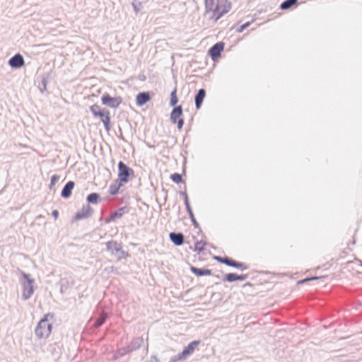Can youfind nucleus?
<instances>
[{
    "label": "nucleus",
    "mask_w": 362,
    "mask_h": 362,
    "mask_svg": "<svg viewBox=\"0 0 362 362\" xmlns=\"http://www.w3.org/2000/svg\"><path fill=\"white\" fill-rule=\"evenodd\" d=\"M144 343L142 337L134 338L132 341L127 345L129 347L131 352L139 349Z\"/></svg>",
    "instance_id": "a211bd4d"
},
{
    "label": "nucleus",
    "mask_w": 362,
    "mask_h": 362,
    "mask_svg": "<svg viewBox=\"0 0 362 362\" xmlns=\"http://www.w3.org/2000/svg\"><path fill=\"white\" fill-rule=\"evenodd\" d=\"M118 167V177L117 180L124 185L128 183L134 177V172L133 169L129 167L123 161H119L117 165Z\"/></svg>",
    "instance_id": "f03ea898"
},
{
    "label": "nucleus",
    "mask_w": 362,
    "mask_h": 362,
    "mask_svg": "<svg viewBox=\"0 0 362 362\" xmlns=\"http://www.w3.org/2000/svg\"><path fill=\"white\" fill-rule=\"evenodd\" d=\"M169 238L176 246H180L185 243V235L182 233L171 232Z\"/></svg>",
    "instance_id": "f8f14e48"
},
{
    "label": "nucleus",
    "mask_w": 362,
    "mask_h": 362,
    "mask_svg": "<svg viewBox=\"0 0 362 362\" xmlns=\"http://www.w3.org/2000/svg\"><path fill=\"white\" fill-rule=\"evenodd\" d=\"M90 110L95 117H96L98 113L103 111V110L100 109V107L97 104L91 105L90 107Z\"/></svg>",
    "instance_id": "c756f323"
},
{
    "label": "nucleus",
    "mask_w": 362,
    "mask_h": 362,
    "mask_svg": "<svg viewBox=\"0 0 362 362\" xmlns=\"http://www.w3.org/2000/svg\"><path fill=\"white\" fill-rule=\"evenodd\" d=\"M119 132L121 134V135L122 134V129L120 127H119Z\"/></svg>",
    "instance_id": "3c124183"
},
{
    "label": "nucleus",
    "mask_w": 362,
    "mask_h": 362,
    "mask_svg": "<svg viewBox=\"0 0 362 362\" xmlns=\"http://www.w3.org/2000/svg\"><path fill=\"white\" fill-rule=\"evenodd\" d=\"M73 281H69L66 279H62L60 281V292L62 294L67 293L68 291L73 286Z\"/></svg>",
    "instance_id": "aec40b11"
},
{
    "label": "nucleus",
    "mask_w": 362,
    "mask_h": 362,
    "mask_svg": "<svg viewBox=\"0 0 362 362\" xmlns=\"http://www.w3.org/2000/svg\"><path fill=\"white\" fill-rule=\"evenodd\" d=\"M128 212L129 209L127 206L120 207L117 210L111 213L110 215L105 219V223H109L111 221H115L116 218H120L124 214H127Z\"/></svg>",
    "instance_id": "6e6552de"
},
{
    "label": "nucleus",
    "mask_w": 362,
    "mask_h": 362,
    "mask_svg": "<svg viewBox=\"0 0 362 362\" xmlns=\"http://www.w3.org/2000/svg\"><path fill=\"white\" fill-rule=\"evenodd\" d=\"M52 327V326L51 324H47V331H48L49 333L51 332Z\"/></svg>",
    "instance_id": "49530a36"
},
{
    "label": "nucleus",
    "mask_w": 362,
    "mask_h": 362,
    "mask_svg": "<svg viewBox=\"0 0 362 362\" xmlns=\"http://www.w3.org/2000/svg\"><path fill=\"white\" fill-rule=\"evenodd\" d=\"M298 0H285L279 6L281 10L285 11L297 5Z\"/></svg>",
    "instance_id": "5701e85b"
},
{
    "label": "nucleus",
    "mask_w": 362,
    "mask_h": 362,
    "mask_svg": "<svg viewBox=\"0 0 362 362\" xmlns=\"http://www.w3.org/2000/svg\"><path fill=\"white\" fill-rule=\"evenodd\" d=\"M176 123L177 124V129H181L184 125V119L182 118H180L177 119Z\"/></svg>",
    "instance_id": "79ce46f5"
},
{
    "label": "nucleus",
    "mask_w": 362,
    "mask_h": 362,
    "mask_svg": "<svg viewBox=\"0 0 362 362\" xmlns=\"http://www.w3.org/2000/svg\"><path fill=\"white\" fill-rule=\"evenodd\" d=\"M8 64L12 69H19L25 65V60L21 54H16L8 60Z\"/></svg>",
    "instance_id": "1a4fd4ad"
},
{
    "label": "nucleus",
    "mask_w": 362,
    "mask_h": 362,
    "mask_svg": "<svg viewBox=\"0 0 362 362\" xmlns=\"http://www.w3.org/2000/svg\"><path fill=\"white\" fill-rule=\"evenodd\" d=\"M208 245V243L203 240H201L199 241H197L195 243V246H194V251L197 252L198 253H200L201 252L204 251V246Z\"/></svg>",
    "instance_id": "a878e982"
},
{
    "label": "nucleus",
    "mask_w": 362,
    "mask_h": 362,
    "mask_svg": "<svg viewBox=\"0 0 362 362\" xmlns=\"http://www.w3.org/2000/svg\"><path fill=\"white\" fill-rule=\"evenodd\" d=\"M177 103L178 98L177 97V90L176 88H175L170 93V105L175 107Z\"/></svg>",
    "instance_id": "bb28decb"
},
{
    "label": "nucleus",
    "mask_w": 362,
    "mask_h": 362,
    "mask_svg": "<svg viewBox=\"0 0 362 362\" xmlns=\"http://www.w3.org/2000/svg\"><path fill=\"white\" fill-rule=\"evenodd\" d=\"M206 97V90L204 88L198 90L197 93L194 96V103L197 110L200 109Z\"/></svg>",
    "instance_id": "2eb2a0df"
},
{
    "label": "nucleus",
    "mask_w": 362,
    "mask_h": 362,
    "mask_svg": "<svg viewBox=\"0 0 362 362\" xmlns=\"http://www.w3.org/2000/svg\"><path fill=\"white\" fill-rule=\"evenodd\" d=\"M200 344L199 340H194L191 341L186 347L184 348L182 352L170 358L169 362H177L180 361L185 360L190 356L196 347Z\"/></svg>",
    "instance_id": "20e7f679"
},
{
    "label": "nucleus",
    "mask_w": 362,
    "mask_h": 362,
    "mask_svg": "<svg viewBox=\"0 0 362 362\" xmlns=\"http://www.w3.org/2000/svg\"><path fill=\"white\" fill-rule=\"evenodd\" d=\"M234 268H237V269H239L242 271H244V270H246L248 269V266L243 263V262H238L237 261V263H236V266H235Z\"/></svg>",
    "instance_id": "72a5a7b5"
},
{
    "label": "nucleus",
    "mask_w": 362,
    "mask_h": 362,
    "mask_svg": "<svg viewBox=\"0 0 362 362\" xmlns=\"http://www.w3.org/2000/svg\"><path fill=\"white\" fill-rule=\"evenodd\" d=\"M190 271L197 276H210L212 274V272L211 269L205 268H198L193 266L190 267Z\"/></svg>",
    "instance_id": "6ab92c4d"
},
{
    "label": "nucleus",
    "mask_w": 362,
    "mask_h": 362,
    "mask_svg": "<svg viewBox=\"0 0 362 362\" xmlns=\"http://www.w3.org/2000/svg\"><path fill=\"white\" fill-rule=\"evenodd\" d=\"M189 216V218H190V220H191L194 227L195 228H198L199 230H201L200 226H199V223L197 221V220H196V218L194 217V214L190 215V216Z\"/></svg>",
    "instance_id": "473e14b6"
},
{
    "label": "nucleus",
    "mask_w": 362,
    "mask_h": 362,
    "mask_svg": "<svg viewBox=\"0 0 362 362\" xmlns=\"http://www.w3.org/2000/svg\"><path fill=\"white\" fill-rule=\"evenodd\" d=\"M121 357H123V356L122 355V353L121 351H119V349H117L116 350V351L114 353V355H113V359L115 360H117L118 358H121Z\"/></svg>",
    "instance_id": "4c0bfd02"
},
{
    "label": "nucleus",
    "mask_w": 362,
    "mask_h": 362,
    "mask_svg": "<svg viewBox=\"0 0 362 362\" xmlns=\"http://www.w3.org/2000/svg\"><path fill=\"white\" fill-rule=\"evenodd\" d=\"M183 114L182 107L181 105H177L173 107L170 113V121L172 123L175 124L177 119H180Z\"/></svg>",
    "instance_id": "f3484780"
},
{
    "label": "nucleus",
    "mask_w": 362,
    "mask_h": 362,
    "mask_svg": "<svg viewBox=\"0 0 362 362\" xmlns=\"http://www.w3.org/2000/svg\"><path fill=\"white\" fill-rule=\"evenodd\" d=\"M59 179H60L59 175H58L57 174L53 175L51 177L50 184L49 185V189L50 191L55 192V190H56L55 189V184L59 182Z\"/></svg>",
    "instance_id": "393cba45"
},
{
    "label": "nucleus",
    "mask_w": 362,
    "mask_h": 362,
    "mask_svg": "<svg viewBox=\"0 0 362 362\" xmlns=\"http://www.w3.org/2000/svg\"><path fill=\"white\" fill-rule=\"evenodd\" d=\"M124 185L123 183L116 180L109 186L108 192L111 195H116L119 192V189Z\"/></svg>",
    "instance_id": "412c9836"
},
{
    "label": "nucleus",
    "mask_w": 362,
    "mask_h": 362,
    "mask_svg": "<svg viewBox=\"0 0 362 362\" xmlns=\"http://www.w3.org/2000/svg\"><path fill=\"white\" fill-rule=\"evenodd\" d=\"M75 183L74 181L70 180L67 182L61 192V197L64 199L69 198L71 195Z\"/></svg>",
    "instance_id": "4468645a"
},
{
    "label": "nucleus",
    "mask_w": 362,
    "mask_h": 362,
    "mask_svg": "<svg viewBox=\"0 0 362 362\" xmlns=\"http://www.w3.org/2000/svg\"><path fill=\"white\" fill-rule=\"evenodd\" d=\"M119 349L121 351L122 355L123 356H124L127 354H129L132 353L130 349H129V347L127 345L124 346V347L119 348Z\"/></svg>",
    "instance_id": "c9c22d12"
},
{
    "label": "nucleus",
    "mask_w": 362,
    "mask_h": 362,
    "mask_svg": "<svg viewBox=\"0 0 362 362\" xmlns=\"http://www.w3.org/2000/svg\"><path fill=\"white\" fill-rule=\"evenodd\" d=\"M106 250L109 252L112 255H115L118 258H121L122 256L124 254V252L122 250V247L120 243H118L117 241L110 240L105 243Z\"/></svg>",
    "instance_id": "39448f33"
},
{
    "label": "nucleus",
    "mask_w": 362,
    "mask_h": 362,
    "mask_svg": "<svg viewBox=\"0 0 362 362\" xmlns=\"http://www.w3.org/2000/svg\"><path fill=\"white\" fill-rule=\"evenodd\" d=\"M21 284L22 286V298L24 300H26L30 298L33 295V280L30 276L25 273H22V279H21Z\"/></svg>",
    "instance_id": "7ed1b4c3"
},
{
    "label": "nucleus",
    "mask_w": 362,
    "mask_h": 362,
    "mask_svg": "<svg viewBox=\"0 0 362 362\" xmlns=\"http://www.w3.org/2000/svg\"><path fill=\"white\" fill-rule=\"evenodd\" d=\"M170 179L173 182H174L176 184H180L182 182V175L180 173H175L170 175Z\"/></svg>",
    "instance_id": "c85d7f7f"
},
{
    "label": "nucleus",
    "mask_w": 362,
    "mask_h": 362,
    "mask_svg": "<svg viewBox=\"0 0 362 362\" xmlns=\"http://www.w3.org/2000/svg\"><path fill=\"white\" fill-rule=\"evenodd\" d=\"M185 209H186V211H187L188 215L190 216V215L193 214V211L190 206L189 202H185Z\"/></svg>",
    "instance_id": "e433bc0d"
},
{
    "label": "nucleus",
    "mask_w": 362,
    "mask_h": 362,
    "mask_svg": "<svg viewBox=\"0 0 362 362\" xmlns=\"http://www.w3.org/2000/svg\"><path fill=\"white\" fill-rule=\"evenodd\" d=\"M180 195L182 196L184 199V204L185 203V202H189V197H188V195L187 194L186 192L185 191H180Z\"/></svg>",
    "instance_id": "ea45409f"
},
{
    "label": "nucleus",
    "mask_w": 362,
    "mask_h": 362,
    "mask_svg": "<svg viewBox=\"0 0 362 362\" xmlns=\"http://www.w3.org/2000/svg\"><path fill=\"white\" fill-rule=\"evenodd\" d=\"M42 86L43 88L45 89V79L42 80Z\"/></svg>",
    "instance_id": "09e8293b"
},
{
    "label": "nucleus",
    "mask_w": 362,
    "mask_h": 362,
    "mask_svg": "<svg viewBox=\"0 0 362 362\" xmlns=\"http://www.w3.org/2000/svg\"><path fill=\"white\" fill-rule=\"evenodd\" d=\"M132 6H133V8H134V11H135V13H139L141 8H142V4L141 2L138 1V2H136V1H134L132 2Z\"/></svg>",
    "instance_id": "2f4dec72"
},
{
    "label": "nucleus",
    "mask_w": 362,
    "mask_h": 362,
    "mask_svg": "<svg viewBox=\"0 0 362 362\" xmlns=\"http://www.w3.org/2000/svg\"><path fill=\"white\" fill-rule=\"evenodd\" d=\"M320 277H318V276H313V277H310V278H306L303 280H300L298 281V284H303V283H305L306 281H312V280H316V279H320Z\"/></svg>",
    "instance_id": "a19ab883"
},
{
    "label": "nucleus",
    "mask_w": 362,
    "mask_h": 362,
    "mask_svg": "<svg viewBox=\"0 0 362 362\" xmlns=\"http://www.w3.org/2000/svg\"><path fill=\"white\" fill-rule=\"evenodd\" d=\"M100 199V194L96 192H92L89 194L86 197V201L89 204H98L99 200Z\"/></svg>",
    "instance_id": "b1692460"
},
{
    "label": "nucleus",
    "mask_w": 362,
    "mask_h": 362,
    "mask_svg": "<svg viewBox=\"0 0 362 362\" xmlns=\"http://www.w3.org/2000/svg\"><path fill=\"white\" fill-rule=\"evenodd\" d=\"M248 277V274H238V281H244L247 279Z\"/></svg>",
    "instance_id": "37998d69"
},
{
    "label": "nucleus",
    "mask_w": 362,
    "mask_h": 362,
    "mask_svg": "<svg viewBox=\"0 0 362 362\" xmlns=\"http://www.w3.org/2000/svg\"><path fill=\"white\" fill-rule=\"evenodd\" d=\"M225 44L223 42H218L214 44L209 49V54L213 61L218 59L223 51Z\"/></svg>",
    "instance_id": "0eeeda50"
},
{
    "label": "nucleus",
    "mask_w": 362,
    "mask_h": 362,
    "mask_svg": "<svg viewBox=\"0 0 362 362\" xmlns=\"http://www.w3.org/2000/svg\"><path fill=\"white\" fill-rule=\"evenodd\" d=\"M236 263H237V261H235L233 259L226 256L224 264H226V265H227L228 267H235V266H236Z\"/></svg>",
    "instance_id": "7c9ffc66"
},
{
    "label": "nucleus",
    "mask_w": 362,
    "mask_h": 362,
    "mask_svg": "<svg viewBox=\"0 0 362 362\" xmlns=\"http://www.w3.org/2000/svg\"><path fill=\"white\" fill-rule=\"evenodd\" d=\"M96 117H98L100 119L101 122L103 123L105 130L109 132L111 128L110 112L107 110H103V111L98 113Z\"/></svg>",
    "instance_id": "9b49d317"
},
{
    "label": "nucleus",
    "mask_w": 362,
    "mask_h": 362,
    "mask_svg": "<svg viewBox=\"0 0 362 362\" xmlns=\"http://www.w3.org/2000/svg\"><path fill=\"white\" fill-rule=\"evenodd\" d=\"M148 362H160V360L155 355H152Z\"/></svg>",
    "instance_id": "c03bdc74"
},
{
    "label": "nucleus",
    "mask_w": 362,
    "mask_h": 362,
    "mask_svg": "<svg viewBox=\"0 0 362 362\" xmlns=\"http://www.w3.org/2000/svg\"><path fill=\"white\" fill-rule=\"evenodd\" d=\"M214 259L216 260L217 262H220V263H222V264H224L225 261H226V256H224V257H221V256H215L214 257Z\"/></svg>",
    "instance_id": "58836bf2"
},
{
    "label": "nucleus",
    "mask_w": 362,
    "mask_h": 362,
    "mask_svg": "<svg viewBox=\"0 0 362 362\" xmlns=\"http://www.w3.org/2000/svg\"><path fill=\"white\" fill-rule=\"evenodd\" d=\"M251 24V22H246L244 24L241 25L239 28H237L238 33H242L246 28H247Z\"/></svg>",
    "instance_id": "f704fd0d"
},
{
    "label": "nucleus",
    "mask_w": 362,
    "mask_h": 362,
    "mask_svg": "<svg viewBox=\"0 0 362 362\" xmlns=\"http://www.w3.org/2000/svg\"><path fill=\"white\" fill-rule=\"evenodd\" d=\"M107 317H108V315L106 312H105V311L101 312L100 313L99 317L95 320V321L93 324V327L95 329H98L99 327H100L105 323Z\"/></svg>",
    "instance_id": "4be33fe9"
},
{
    "label": "nucleus",
    "mask_w": 362,
    "mask_h": 362,
    "mask_svg": "<svg viewBox=\"0 0 362 362\" xmlns=\"http://www.w3.org/2000/svg\"><path fill=\"white\" fill-rule=\"evenodd\" d=\"M223 281L228 282H233L238 281V274L235 273L226 274L223 279Z\"/></svg>",
    "instance_id": "cd10ccee"
},
{
    "label": "nucleus",
    "mask_w": 362,
    "mask_h": 362,
    "mask_svg": "<svg viewBox=\"0 0 362 362\" xmlns=\"http://www.w3.org/2000/svg\"><path fill=\"white\" fill-rule=\"evenodd\" d=\"M93 213V209L89 206H83L81 211H78L75 216L74 220L78 221L81 219H85L90 216Z\"/></svg>",
    "instance_id": "9d476101"
},
{
    "label": "nucleus",
    "mask_w": 362,
    "mask_h": 362,
    "mask_svg": "<svg viewBox=\"0 0 362 362\" xmlns=\"http://www.w3.org/2000/svg\"><path fill=\"white\" fill-rule=\"evenodd\" d=\"M356 261L359 262L360 265L362 267V261L361 259H356Z\"/></svg>",
    "instance_id": "8fccbe9b"
},
{
    "label": "nucleus",
    "mask_w": 362,
    "mask_h": 362,
    "mask_svg": "<svg viewBox=\"0 0 362 362\" xmlns=\"http://www.w3.org/2000/svg\"><path fill=\"white\" fill-rule=\"evenodd\" d=\"M151 95L148 92H140L136 98V103L138 106H142L151 100Z\"/></svg>",
    "instance_id": "dca6fc26"
},
{
    "label": "nucleus",
    "mask_w": 362,
    "mask_h": 362,
    "mask_svg": "<svg viewBox=\"0 0 362 362\" xmlns=\"http://www.w3.org/2000/svg\"><path fill=\"white\" fill-rule=\"evenodd\" d=\"M52 216L54 217V218H57L59 216V211L57 210H54L52 213Z\"/></svg>",
    "instance_id": "a18cd8bd"
},
{
    "label": "nucleus",
    "mask_w": 362,
    "mask_h": 362,
    "mask_svg": "<svg viewBox=\"0 0 362 362\" xmlns=\"http://www.w3.org/2000/svg\"><path fill=\"white\" fill-rule=\"evenodd\" d=\"M102 103L112 108L117 107L122 102L119 96L111 97L108 93H105L101 97Z\"/></svg>",
    "instance_id": "423d86ee"
},
{
    "label": "nucleus",
    "mask_w": 362,
    "mask_h": 362,
    "mask_svg": "<svg viewBox=\"0 0 362 362\" xmlns=\"http://www.w3.org/2000/svg\"><path fill=\"white\" fill-rule=\"evenodd\" d=\"M45 332V315L40 320L35 329V335L38 339H41L44 337Z\"/></svg>",
    "instance_id": "ddd939ff"
},
{
    "label": "nucleus",
    "mask_w": 362,
    "mask_h": 362,
    "mask_svg": "<svg viewBox=\"0 0 362 362\" xmlns=\"http://www.w3.org/2000/svg\"><path fill=\"white\" fill-rule=\"evenodd\" d=\"M226 0H205V8L207 12L212 13L211 18L215 22L219 20L228 10L224 7Z\"/></svg>",
    "instance_id": "f257e3e1"
},
{
    "label": "nucleus",
    "mask_w": 362,
    "mask_h": 362,
    "mask_svg": "<svg viewBox=\"0 0 362 362\" xmlns=\"http://www.w3.org/2000/svg\"><path fill=\"white\" fill-rule=\"evenodd\" d=\"M54 316L53 314L51 313H47L46 317H47V322L49 320V317L52 318Z\"/></svg>",
    "instance_id": "de8ad7c7"
}]
</instances>
